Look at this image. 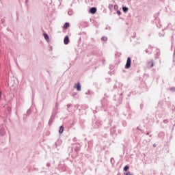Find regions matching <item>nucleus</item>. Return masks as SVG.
I'll return each instance as SVG.
<instances>
[{"mask_svg":"<svg viewBox=\"0 0 175 175\" xmlns=\"http://www.w3.org/2000/svg\"><path fill=\"white\" fill-rule=\"evenodd\" d=\"M113 122V120H109L108 122V126H105V129H107L109 127L111 126V124Z\"/></svg>","mask_w":175,"mask_h":175,"instance_id":"nucleus-16","label":"nucleus"},{"mask_svg":"<svg viewBox=\"0 0 175 175\" xmlns=\"http://www.w3.org/2000/svg\"><path fill=\"white\" fill-rule=\"evenodd\" d=\"M137 129H139V127H137Z\"/></svg>","mask_w":175,"mask_h":175,"instance_id":"nucleus-64","label":"nucleus"},{"mask_svg":"<svg viewBox=\"0 0 175 175\" xmlns=\"http://www.w3.org/2000/svg\"><path fill=\"white\" fill-rule=\"evenodd\" d=\"M50 49L53 50V46H50Z\"/></svg>","mask_w":175,"mask_h":175,"instance_id":"nucleus-56","label":"nucleus"},{"mask_svg":"<svg viewBox=\"0 0 175 175\" xmlns=\"http://www.w3.org/2000/svg\"><path fill=\"white\" fill-rule=\"evenodd\" d=\"M172 41H174V36H172Z\"/></svg>","mask_w":175,"mask_h":175,"instance_id":"nucleus-48","label":"nucleus"},{"mask_svg":"<svg viewBox=\"0 0 175 175\" xmlns=\"http://www.w3.org/2000/svg\"><path fill=\"white\" fill-rule=\"evenodd\" d=\"M122 9L124 13H127L129 12V8L126 6H122Z\"/></svg>","mask_w":175,"mask_h":175,"instance_id":"nucleus-13","label":"nucleus"},{"mask_svg":"<svg viewBox=\"0 0 175 175\" xmlns=\"http://www.w3.org/2000/svg\"><path fill=\"white\" fill-rule=\"evenodd\" d=\"M59 5H62V0H59Z\"/></svg>","mask_w":175,"mask_h":175,"instance_id":"nucleus-49","label":"nucleus"},{"mask_svg":"<svg viewBox=\"0 0 175 175\" xmlns=\"http://www.w3.org/2000/svg\"><path fill=\"white\" fill-rule=\"evenodd\" d=\"M116 132V126H112L111 129H110V134L111 136H114Z\"/></svg>","mask_w":175,"mask_h":175,"instance_id":"nucleus-9","label":"nucleus"},{"mask_svg":"<svg viewBox=\"0 0 175 175\" xmlns=\"http://www.w3.org/2000/svg\"><path fill=\"white\" fill-rule=\"evenodd\" d=\"M0 135H1V136H3L5 135V131L3 129H0Z\"/></svg>","mask_w":175,"mask_h":175,"instance_id":"nucleus-21","label":"nucleus"},{"mask_svg":"<svg viewBox=\"0 0 175 175\" xmlns=\"http://www.w3.org/2000/svg\"><path fill=\"white\" fill-rule=\"evenodd\" d=\"M81 150V148H79V146H77L76 148H75V151L76 152H78Z\"/></svg>","mask_w":175,"mask_h":175,"instance_id":"nucleus-23","label":"nucleus"},{"mask_svg":"<svg viewBox=\"0 0 175 175\" xmlns=\"http://www.w3.org/2000/svg\"><path fill=\"white\" fill-rule=\"evenodd\" d=\"M31 113V109H27V112H26V116H29Z\"/></svg>","mask_w":175,"mask_h":175,"instance_id":"nucleus-22","label":"nucleus"},{"mask_svg":"<svg viewBox=\"0 0 175 175\" xmlns=\"http://www.w3.org/2000/svg\"><path fill=\"white\" fill-rule=\"evenodd\" d=\"M174 166L175 167V161H174Z\"/></svg>","mask_w":175,"mask_h":175,"instance_id":"nucleus-63","label":"nucleus"},{"mask_svg":"<svg viewBox=\"0 0 175 175\" xmlns=\"http://www.w3.org/2000/svg\"><path fill=\"white\" fill-rule=\"evenodd\" d=\"M154 66V62L152 61L151 64H150V68H152Z\"/></svg>","mask_w":175,"mask_h":175,"instance_id":"nucleus-42","label":"nucleus"},{"mask_svg":"<svg viewBox=\"0 0 175 175\" xmlns=\"http://www.w3.org/2000/svg\"><path fill=\"white\" fill-rule=\"evenodd\" d=\"M117 8H118V5H114V8H115V9Z\"/></svg>","mask_w":175,"mask_h":175,"instance_id":"nucleus-53","label":"nucleus"},{"mask_svg":"<svg viewBox=\"0 0 175 175\" xmlns=\"http://www.w3.org/2000/svg\"><path fill=\"white\" fill-rule=\"evenodd\" d=\"M89 12L91 14H95L97 12V8L96 7H92L89 10Z\"/></svg>","mask_w":175,"mask_h":175,"instance_id":"nucleus-6","label":"nucleus"},{"mask_svg":"<svg viewBox=\"0 0 175 175\" xmlns=\"http://www.w3.org/2000/svg\"><path fill=\"white\" fill-rule=\"evenodd\" d=\"M72 141H73V142H77V138H76V137H75L72 139Z\"/></svg>","mask_w":175,"mask_h":175,"instance_id":"nucleus-46","label":"nucleus"},{"mask_svg":"<svg viewBox=\"0 0 175 175\" xmlns=\"http://www.w3.org/2000/svg\"><path fill=\"white\" fill-rule=\"evenodd\" d=\"M171 90H173L174 91H175V87H172V88H171Z\"/></svg>","mask_w":175,"mask_h":175,"instance_id":"nucleus-51","label":"nucleus"},{"mask_svg":"<svg viewBox=\"0 0 175 175\" xmlns=\"http://www.w3.org/2000/svg\"><path fill=\"white\" fill-rule=\"evenodd\" d=\"M129 168H130L129 165H124L123 170L124 172H127L129 170Z\"/></svg>","mask_w":175,"mask_h":175,"instance_id":"nucleus-18","label":"nucleus"},{"mask_svg":"<svg viewBox=\"0 0 175 175\" xmlns=\"http://www.w3.org/2000/svg\"><path fill=\"white\" fill-rule=\"evenodd\" d=\"M16 21H18V14L16 12Z\"/></svg>","mask_w":175,"mask_h":175,"instance_id":"nucleus-45","label":"nucleus"},{"mask_svg":"<svg viewBox=\"0 0 175 175\" xmlns=\"http://www.w3.org/2000/svg\"><path fill=\"white\" fill-rule=\"evenodd\" d=\"M131 93H129V94H128V96L129 97V96H131Z\"/></svg>","mask_w":175,"mask_h":175,"instance_id":"nucleus-57","label":"nucleus"},{"mask_svg":"<svg viewBox=\"0 0 175 175\" xmlns=\"http://www.w3.org/2000/svg\"><path fill=\"white\" fill-rule=\"evenodd\" d=\"M64 126H59V133L62 134L64 133Z\"/></svg>","mask_w":175,"mask_h":175,"instance_id":"nucleus-14","label":"nucleus"},{"mask_svg":"<svg viewBox=\"0 0 175 175\" xmlns=\"http://www.w3.org/2000/svg\"><path fill=\"white\" fill-rule=\"evenodd\" d=\"M109 9L111 10L113 9V5L112 4H109V6H108Z\"/></svg>","mask_w":175,"mask_h":175,"instance_id":"nucleus-32","label":"nucleus"},{"mask_svg":"<svg viewBox=\"0 0 175 175\" xmlns=\"http://www.w3.org/2000/svg\"><path fill=\"white\" fill-rule=\"evenodd\" d=\"M5 19L1 18V24H5Z\"/></svg>","mask_w":175,"mask_h":175,"instance_id":"nucleus-39","label":"nucleus"},{"mask_svg":"<svg viewBox=\"0 0 175 175\" xmlns=\"http://www.w3.org/2000/svg\"><path fill=\"white\" fill-rule=\"evenodd\" d=\"M69 27H70V23L66 22L63 25V29L66 30V29H68Z\"/></svg>","mask_w":175,"mask_h":175,"instance_id":"nucleus-12","label":"nucleus"},{"mask_svg":"<svg viewBox=\"0 0 175 175\" xmlns=\"http://www.w3.org/2000/svg\"><path fill=\"white\" fill-rule=\"evenodd\" d=\"M58 146H59V145H58V142H55V144H54V145H53V147L54 148H57Z\"/></svg>","mask_w":175,"mask_h":175,"instance_id":"nucleus-27","label":"nucleus"},{"mask_svg":"<svg viewBox=\"0 0 175 175\" xmlns=\"http://www.w3.org/2000/svg\"><path fill=\"white\" fill-rule=\"evenodd\" d=\"M168 120L167 119H165L164 120H163V123L161 124V128H166L168 125Z\"/></svg>","mask_w":175,"mask_h":175,"instance_id":"nucleus-7","label":"nucleus"},{"mask_svg":"<svg viewBox=\"0 0 175 175\" xmlns=\"http://www.w3.org/2000/svg\"><path fill=\"white\" fill-rule=\"evenodd\" d=\"M116 13H117V14H118V16H120L121 14H122V12H121L120 10H117V11H116Z\"/></svg>","mask_w":175,"mask_h":175,"instance_id":"nucleus-37","label":"nucleus"},{"mask_svg":"<svg viewBox=\"0 0 175 175\" xmlns=\"http://www.w3.org/2000/svg\"><path fill=\"white\" fill-rule=\"evenodd\" d=\"M108 40V38L107 36H102L101 37V40L103 41V42H106Z\"/></svg>","mask_w":175,"mask_h":175,"instance_id":"nucleus-19","label":"nucleus"},{"mask_svg":"<svg viewBox=\"0 0 175 175\" xmlns=\"http://www.w3.org/2000/svg\"><path fill=\"white\" fill-rule=\"evenodd\" d=\"M165 100H160L157 106V111L156 112V115L159 116V118H161L163 116V113L165 111Z\"/></svg>","mask_w":175,"mask_h":175,"instance_id":"nucleus-1","label":"nucleus"},{"mask_svg":"<svg viewBox=\"0 0 175 175\" xmlns=\"http://www.w3.org/2000/svg\"><path fill=\"white\" fill-rule=\"evenodd\" d=\"M56 112H52L51 113V116L50 117V119L48 122V125L49 126H51L52 124L53 123L55 118V116H56Z\"/></svg>","mask_w":175,"mask_h":175,"instance_id":"nucleus-3","label":"nucleus"},{"mask_svg":"<svg viewBox=\"0 0 175 175\" xmlns=\"http://www.w3.org/2000/svg\"><path fill=\"white\" fill-rule=\"evenodd\" d=\"M74 88L77 90V91L80 92L81 91V85L80 82L75 83L74 84Z\"/></svg>","mask_w":175,"mask_h":175,"instance_id":"nucleus-5","label":"nucleus"},{"mask_svg":"<svg viewBox=\"0 0 175 175\" xmlns=\"http://www.w3.org/2000/svg\"><path fill=\"white\" fill-rule=\"evenodd\" d=\"M25 4H26V6H29V0H25Z\"/></svg>","mask_w":175,"mask_h":175,"instance_id":"nucleus-30","label":"nucleus"},{"mask_svg":"<svg viewBox=\"0 0 175 175\" xmlns=\"http://www.w3.org/2000/svg\"><path fill=\"white\" fill-rule=\"evenodd\" d=\"M119 99H120V100H123V93H120Z\"/></svg>","mask_w":175,"mask_h":175,"instance_id":"nucleus-28","label":"nucleus"},{"mask_svg":"<svg viewBox=\"0 0 175 175\" xmlns=\"http://www.w3.org/2000/svg\"><path fill=\"white\" fill-rule=\"evenodd\" d=\"M105 30L111 31V27L110 26L106 27H105Z\"/></svg>","mask_w":175,"mask_h":175,"instance_id":"nucleus-35","label":"nucleus"},{"mask_svg":"<svg viewBox=\"0 0 175 175\" xmlns=\"http://www.w3.org/2000/svg\"><path fill=\"white\" fill-rule=\"evenodd\" d=\"M76 94V93H72V95H75Z\"/></svg>","mask_w":175,"mask_h":175,"instance_id":"nucleus-62","label":"nucleus"},{"mask_svg":"<svg viewBox=\"0 0 175 175\" xmlns=\"http://www.w3.org/2000/svg\"><path fill=\"white\" fill-rule=\"evenodd\" d=\"M131 57H128L126 59V64L124 66L125 69H129L131 67Z\"/></svg>","mask_w":175,"mask_h":175,"instance_id":"nucleus-4","label":"nucleus"},{"mask_svg":"<svg viewBox=\"0 0 175 175\" xmlns=\"http://www.w3.org/2000/svg\"><path fill=\"white\" fill-rule=\"evenodd\" d=\"M118 88V85H117V83H115L114 85H113V90H116V89H117Z\"/></svg>","mask_w":175,"mask_h":175,"instance_id":"nucleus-34","label":"nucleus"},{"mask_svg":"<svg viewBox=\"0 0 175 175\" xmlns=\"http://www.w3.org/2000/svg\"><path fill=\"white\" fill-rule=\"evenodd\" d=\"M117 175H121L120 172H118Z\"/></svg>","mask_w":175,"mask_h":175,"instance_id":"nucleus-55","label":"nucleus"},{"mask_svg":"<svg viewBox=\"0 0 175 175\" xmlns=\"http://www.w3.org/2000/svg\"><path fill=\"white\" fill-rule=\"evenodd\" d=\"M117 8H118V5H114V8H115V9Z\"/></svg>","mask_w":175,"mask_h":175,"instance_id":"nucleus-54","label":"nucleus"},{"mask_svg":"<svg viewBox=\"0 0 175 175\" xmlns=\"http://www.w3.org/2000/svg\"><path fill=\"white\" fill-rule=\"evenodd\" d=\"M70 42V38L68 36H66L64 38V44L68 45Z\"/></svg>","mask_w":175,"mask_h":175,"instance_id":"nucleus-8","label":"nucleus"},{"mask_svg":"<svg viewBox=\"0 0 175 175\" xmlns=\"http://www.w3.org/2000/svg\"><path fill=\"white\" fill-rule=\"evenodd\" d=\"M46 166L48 167H51V163H46Z\"/></svg>","mask_w":175,"mask_h":175,"instance_id":"nucleus-40","label":"nucleus"},{"mask_svg":"<svg viewBox=\"0 0 175 175\" xmlns=\"http://www.w3.org/2000/svg\"><path fill=\"white\" fill-rule=\"evenodd\" d=\"M71 106H72V104H67V109H68V112H70V111H69V109L71 107Z\"/></svg>","mask_w":175,"mask_h":175,"instance_id":"nucleus-26","label":"nucleus"},{"mask_svg":"<svg viewBox=\"0 0 175 175\" xmlns=\"http://www.w3.org/2000/svg\"><path fill=\"white\" fill-rule=\"evenodd\" d=\"M159 37H164V34L159 33Z\"/></svg>","mask_w":175,"mask_h":175,"instance_id":"nucleus-41","label":"nucleus"},{"mask_svg":"<svg viewBox=\"0 0 175 175\" xmlns=\"http://www.w3.org/2000/svg\"><path fill=\"white\" fill-rule=\"evenodd\" d=\"M150 135L149 131H147V133H146V135Z\"/></svg>","mask_w":175,"mask_h":175,"instance_id":"nucleus-52","label":"nucleus"},{"mask_svg":"<svg viewBox=\"0 0 175 175\" xmlns=\"http://www.w3.org/2000/svg\"><path fill=\"white\" fill-rule=\"evenodd\" d=\"M118 133L121 134L122 133V130H118Z\"/></svg>","mask_w":175,"mask_h":175,"instance_id":"nucleus-44","label":"nucleus"},{"mask_svg":"<svg viewBox=\"0 0 175 175\" xmlns=\"http://www.w3.org/2000/svg\"><path fill=\"white\" fill-rule=\"evenodd\" d=\"M143 107H144V104H140V109H141V110L143 109Z\"/></svg>","mask_w":175,"mask_h":175,"instance_id":"nucleus-43","label":"nucleus"},{"mask_svg":"<svg viewBox=\"0 0 175 175\" xmlns=\"http://www.w3.org/2000/svg\"><path fill=\"white\" fill-rule=\"evenodd\" d=\"M146 53H148V54H151L152 53V51H149L148 49L146 50Z\"/></svg>","mask_w":175,"mask_h":175,"instance_id":"nucleus-38","label":"nucleus"},{"mask_svg":"<svg viewBox=\"0 0 175 175\" xmlns=\"http://www.w3.org/2000/svg\"><path fill=\"white\" fill-rule=\"evenodd\" d=\"M148 49L150 50V51H152L153 46L149 45V46H148Z\"/></svg>","mask_w":175,"mask_h":175,"instance_id":"nucleus-33","label":"nucleus"},{"mask_svg":"<svg viewBox=\"0 0 175 175\" xmlns=\"http://www.w3.org/2000/svg\"><path fill=\"white\" fill-rule=\"evenodd\" d=\"M90 90H88V94H90Z\"/></svg>","mask_w":175,"mask_h":175,"instance_id":"nucleus-59","label":"nucleus"},{"mask_svg":"<svg viewBox=\"0 0 175 175\" xmlns=\"http://www.w3.org/2000/svg\"><path fill=\"white\" fill-rule=\"evenodd\" d=\"M173 62H175V48H174V54H173Z\"/></svg>","mask_w":175,"mask_h":175,"instance_id":"nucleus-36","label":"nucleus"},{"mask_svg":"<svg viewBox=\"0 0 175 175\" xmlns=\"http://www.w3.org/2000/svg\"><path fill=\"white\" fill-rule=\"evenodd\" d=\"M101 126V122L100 120H94L92 122V127L97 129Z\"/></svg>","mask_w":175,"mask_h":175,"instance_id":"nucleus-2","label":"nucleus"},{"mask_svg":"<svg viewBox=\"0 0 175 175\" xmlns=\"http://www.w3.org/2000/svg\"><path fill=\"white\" fill-rule=\"evenodd\" d=\"M12 111V108H10V109H8V111Z\"/></svg>","mask_w":175,"mask_h":175,"instance_id":"nucleus-58","label":"nucleus"},{"mask_svg":"<svg viewBox=\"0 0 175 175\" xmlns=\"http://www.w3.org/2000/svg\"><path fill=\"white\" fill-rule=\"evenodd\" d=\"M88 146H92L93 145V139H90V141H88Z\"/></svg>","mask_w":175,"mask_h":175,"instance_id":"nucleus-25","label":"nucleus"},{"mask_svg":"<svg viewBox=\"0 0 175 175\" xmlns=\"http://www.w3.org/2000/svg\"><path fill=\"white\" fill-rule=\"evenodd\" d=\"M73 14H74L73 10H72V8L68 9V14L69 16H72Z\"/></svg>","mask_w":175,"mask_h":175,"instance_id":"nucleus-15","label":"nucleus"},{"mask_svg":"<svg viewBox=\"0 0 175 175\" xmlns=\"http://www.w3.org/2000/svg\"><path fill=\"white\" fill-rule=\"evenodd\" d=\"M123 175H131V173L130 171H128L127 172H124Z\"/></svg>","mask_w":175,"mask_h":175,"instance_id":"nucleus-29","label":"nucleus"},{"mask_svg":"<svg viewBox=\"0 0 175 175\" xmlns=\"http://www.w3.org/2000/svg\"><path fill=\"white\" fill-rule=\"evenodd\" d=\"M122 126H124V127L126 126L127 123H126V120H123V121L122 122Z\"/></svg>","mask_w":175,"mask_h":175,"instance_id":"nucleus-24","label":"nucleus"},{"mask_svg":"<svg viewBox=\"0 0 175 175\" xmlns=\"http://www.w3.org/2000/svg\"><path fill=\"white\" fill-rule=\"evenodd\" d=\"M123 86V83H118V88H121Z\"/></svg>","mask_w":175,"mask_h":175,"instance_id":"nucleus-31","label":"nucleus"},{"mask_svg":"<svg viewBox=\"0 0 175 175\" xmlns=\"http://www.w3.org/2000/svg\"><path fill=\"white\" fill-rule=\"evenodd\" d=\"M161 175H163V172H161Z\"/></svg>","mask_w":175,"mask_h":175,"instance_id":"nucleus-61","label":"nucleus"},{"mask_svg":"<svg viewBox=\"0 0 175 175\" xmlns=\"http://www.w3.org/2000/svg\"><path fill=\"white\" fill-rule=\"evenodd\" d=\"M152 146H153L154 148H156V147H157L156 144H153Z\"/></svg>","mask_w":175,"mask_h":175,"instance_id":"nucleus-50","label":"nucleus"},{"mask_svg":"<svg viewBox=\"0 0 175 175\" xmlns=\"http://www.w3.org/2000/svg\"><path fill=\"white\" fill-rule=\"evenodd\" d=\"M43 37L44 38V40L49 42L50 41V39H49V36L46 33H43Z\"/></svg>","mask_w":175,"mask_h":175,"instance_id":"nucleus-11","label":"nucleus"},{"mask_svg":"<svg viewBox=\"0 0 175 175\" xmlns=\"http://www.w3.org/2000/svg\"><path fill=\"white\" fill-rule=\"evenodd\" d=\"M75 107H76L77 109H78V107H79V105H75Z\"/></svg>","mask_w":175,"mask_h":175,"instance_id":"nucleus-47","label":"nucleus"},{"mask_svg":"<svg viewBox=\"0 0 175 175\" xmlns=\"http://www.w3.org/2000/svg\"><path fill=\"white\" fill-rule=\"evenodd\" d=\"M110 163L111 165H114L115 164V159H113V157H111L110 159Z\"/></svg>","mask_w":175,"mask_h":175,"instance_id":"nucleus-20","label":"nucleus"},{"mask_svg":"<svg viewBox=\"0 0 175 175\" xmlns=\"http://www.w3.org/2000/svg\"><path fill=\"white\" fill-rule=\"evenodd\" d=\"M157 54L159 55V52H157Z\"/></svg>","mask_w":175,"mask_h":175,"instance_id":"nucleus-60","label":"nucleus"},{"mask_svg":"<svg viewBox=\"0 0 175 175\" xmlns=\"http://www.w3.org/2000/svg\"><path fill=\"white\" fill-rule=\"evenodd\" d=\"M58 107H59L58 103H55L54 109H53L52 112H55V114H57V111H58Z\"/></svg>","mask_w":175,"mask_h":175,"instance_id":"nucleus-10","label":"nucleus"},{"mask_svg":"<svg viewBox=\"0 0 175 175\" xmlns=\"http://www.w3.org/2000/svg\"><path fill=\"white\" fill-rule=\"evenodd\" d=\"M159 15H160V12H157V13H155V14H154V18L155 19H157V18H159Z\"/></svg>","mask_w":175,"mask_h":175,"instance_id":"nucleus-17","label":"nucleus"}]
</instances>
